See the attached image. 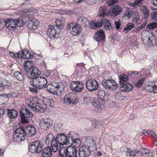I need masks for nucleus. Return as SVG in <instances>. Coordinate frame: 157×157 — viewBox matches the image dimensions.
<instances>
[{
  "label": "nucleus",
  "instance_id": "f257e3e1",
  "mask_svg": "<svg viewBox=\"0 0 157 157\" xmlns=\"http://www.w3.org/2000/svg\"><path fill=\"white\" fill-rule=\"evenodd\" d=\"M67 141L64 133L58 134L56 137L53 134L49 133L46 136L45 142L47 145L51 144L52 150L56 152L58 149L66 147Z\"/></svg>",
  "mask_w": 157,
  "mask_h": 157
},
{
  "label": "nucleus",
  "instance_id": "f03ea898",
  "mask_svg": "<svg viewBox=\"0 0 157 157\" xmlns=\"http://www.w3.org/2000/svg\"><path fill=\"white\" fill-rule=\"evenodd\" d=\"M40 72L38 70L28 78H30L29 81L30 85L39 89L45 88L47 83V79L44 77L40 76Z\"/></svg>",
  "mask_w": 157,
  "mask_h": 157
},
{
  "label": "nucleus",
  "instance_id": "7ed1b4c3",
  "mask_svg": "<svg viewBox=\"0 0 157 157\" xmlns=\"http://www.w3.org/2000/svg\"><path fill=\"white\" fill-rule=\"evenodd\" d=\"M97 95L98 98L94 99L92 101V104L94 107L101 110L104 107V101L108 100L109 95L104 90H101L98 91Z\"/></svg>",
  "mask_w": 157,
  "mask_h": 157
},
{
  "label": "nucleus",
  "instance_id": "20e7f679",
  "mask_svg": "<svg viewBox=\"0 0 157 157\" xmlns=\"http://www.w3.org/2000/svg\"><path fill=\"white\" fill-rule=\"evenodd\" d=\"M5 23L9 29L13 30L16 27H21L24 25L23 21L18 19H8L5 21Z\"/></svg>",
  "mask_w": 157,
  "mask_h": 157
},
{
  "label": "nucleus",
  "instance_id": "39448f33",
  "mask_svg": "<svg viewBox=\"0 0 157 157\" xmlns=\"http://www.w3.org/2000/svg\"><path fill=\"white\" fill-rule=\"evenodd\" d=\"M39 100L35 98L32 100L29 99H26L25 102L33 110L36 112H42L45 110V107L41 108L40 104L39 103Z\"/></svg>",
  "mask_w": 157,
  "mask_h": 157
},
{
  "label": "nucleus",
  "instance_id": "423d86ee",
  "mask_svg": "<svg viewBox=\"0 0 157 157\" xmlns=\"http://www.w3.org/2000/svg\"><path fill=\"white\" fill-rule=\"evenodd\" d=\"M24 65L25 75L28 78L39 70L37 68H35L34 66L33 65V62L31 60H29L25 62Z\"/></svg>",
  "mask_w": 157,
  "mask_h": 157
},
{
  "label": "nucleus",
  "instance_id": "0eeeda50",
  "mask_svg": "<svg viewBox=\"0 0 157 157\" xmlns=\"http://www.w3.org/2000/svg\"><path fill=\"white\" fill-rule=\"evenodd\" d=\"M59 149V155L57 157H77V150L75 147L69 146L64 150L63 154L61 153V149Z\"/></svg>",
  "mask_w": 157,
  "mask_h": 157
},
{
  "label": "nucleus",
  "instance_id": "6e6552de",
  "mask_svg": "<svg viewBox=\"0 0 157 157\" xmlns=\"http://www.w3.org/2000/svg\"><path fill=\"white\" fill-rule=\"evenodd\" d=\"M43 147L40 141L31 142L29 146V151L32 153H39L42 152Z\"/></svg>",
  "mask_w": 157,
  "mask_h": 157
},
{
  "label": "nucleus",
  "instance_id": "1a4fd4ad",
  "mask_svg": "<svg viewBox=\"0 0 157 157\" xmlns=\"http://www.w3.org/2000/svg\"><path fill=\"white\" fill-rule=\"evenodd\" d=\"M13 136V140L14 141L19 142L25 140V136H26L25 128L21 127L16 129L14 131Z\"/></svg>",
  "mask_w": 157,
  "mask_h": 157
},
{
  "label": "nucleus",
  "instance_id": "9d476101",
  "mask_svg": "<svg viewBox=\"0 0 157 157\" xmlns=\"http://www.w3.org/2000/svg\"><path fill=\"white\" fill-rule=\"evenodd\" d=\"M78 101V98L74 93H70L64 97L63 102L67 105L75 104Z\"/></svg>",
  "mask_w": 157,
  "mask_h": 157
},
{
  "label": "nucleus",
  "instance_id": "9b49d317",
  "mask_svg": "<svg viewBox=\"0 0 157 157\" xmlns=\"http://www.w3.org/2000/svg\"><path fill=\"white\" fill-rule=\"evenodd\" d=\"M67 31L74 36L78 35L81 33V29L80 25L74 23L68 24L67 27Z\"/></svg>",
  "mask_w": 157,
  "mask_h": 157
},
{
  "label": "nucleus",
  "instance_id": "f8f14e48",
  "mask_svg": "<svg viewBox=\"0 0 157 157\" xmlns=\"http://www.w3.org/2000/svg\"><path fill=\"white\" fill-rule=\"evenodd\" d=\"M70 87L74 92H80L84 87V85L82 82L74 81L70 84Z\"/></svg>",
  "mask_w": 157,
  "mask_h": 157
},
{
  "label": "nucleus",
  "instance_id": "ddd939ff",
  "mask_svg": "<svg viewBox=\"0 0 157 157\" xmlns=\"http://www.w3.org/2000/svg\"><path fill=\"white\" fill-rule=\"evenodd\" d=\"M20 115L23 123H26L28 122V120L26 118H29L33 116L32 113L25 107H23L20 111Z\"/></svg>",
  "mask_w": 157,
  "mask_h": 157
},
{
  "label": "nucleus",
  "instance_id": "4468645a",
  "mask_svg": "<svg viewBox=\"0 0 157 157\" xmlns=\"http://www.w3.org/2000/svg\"><path fill=\"white\" fill-rule=\"evenodd\" d=\"M93 151L90 146L85 145H82L79 148V155L80 157H87L89 155L90 152Z\"/></svg>",
  "mask_w": 157,
  "mask_h": 157
},
{
  "label": "nucleus",
  "instance_id": "2eb2a0df",
  "mask_svg": "<svg viewBox=\"0 0 157 157\" xmlns=\"http://www.w3.org/2000/svg\"><path fill=\"white\" fill-rule=\"evenodd\" d=\"M59 30L56 26L49 25L48 27L47 34L51 38H55L59 36Z\"/></svg>",
  "mask_w": 157,
  "mask_h": 157
},
{
  "label": "nucleus",
  "instance_id": "dca6fc26",
  "mask_svg": "<svg viewBox=\"0 0 157 157\" xmlns=\"http://www.w3.org/2000/svg\"><path fill=\"white\" fill-rule=\"evenodd\" d=\"M86 86L87 89L90 92L98 90L99 87L98 82L94 79H90L87 81Z\"/></svg>",
  "mask_w": 157,
  "mask_h": 157
},
{
  "label": "nucleus",
  "instance_id": "f3484780",
  "mask_svg": "<svg viewBox=\"0 0 157 157\" xmlns=\"http://www.w3.org/2000/svg\"><path fill=\"white\" fill-rule=\"evenodd\" d=\"M122 11V8L119 5H113L108 11V14L115 17L119 14Z\"/></svg>",
  "mask_w": 157,
  "mask_h": 157
},
{
  "label": "nucleus",
  "instance_id": "a211bd4d",
  "mask_svg": "<svg viewBox=\"0 0 157 157\" xmlns=\"http://www.w3.org/2000/svg\"><path fill=\"white\" fill-rule=\"evenodd\" d=\"M46 87L48 92L56 94H57L58 89L60 88V86L58 83L53 82L48 84Z\"/></svg>",
  "mask_w": 157,
  "mask_h": 157
},
{
  "label": "nucleus",
  "instance_id": "6ab92c4d",
  "mask_svg": "<svg viewBox=\"0 0 157 157\" xmlns=\"http://www.w3.org/2000/svg\"><path fill=\"white\" fill-rule=\"evenodd\" d=\"M50 121L48 119L43 118L40 120L39 125L40 128L42 129L45 130H48L51 126Z\"/></svg>",
  "mask_w": 157,
  "mask_h": 157
},
{
  "label": "nucleus",
  "instance_id": "aec40b11",
  "mask_svg": "<svg viewBox=\"0 0 157 157\" xmlns=\"http://www.w3.org/2000/svg\"><path fill=\"white\" fill-rule=\"evenodd\" d=\"M105 36L104 32L102 30H100L94 35V39L97 41L101 42L105 39Z\"/></svg>",
  "mask_w": 157,
  "mask_h": 157
},
{
  "label": "nucleus",
  "instance_id": "412c9836",
  "mask_svg": "<svg viewBox=\"0 0 157 157\" xmlns=\"http://www.w3.org/2000/svg\"><path fill=\"white\" fill-rule=\"evenodd\" d=\"M101 26L102 25L104 26V29L106 31H111L113 30V27L109 20L103 17L101 19Z\"/></svg>",
  "mask_w": 157,
  "mask_h": 157
},
{
  "label": "nucleus",
  "instance_id": "4be33fe9",
  "mask_svg": "<svg viewBox=\"0 0 157 157\" xmlns=\"http://www.w3.org/2000/svg\"><path fill=\"white\" fill-rule=\"evenodd\" d=\"M26 136L28 137L34 136L36 133V129L33 125L26 126L25 128Z\"/></svg>",
  "mask_w": 157,
  "mask_h": 157
},
{
  "label": "nucleus",
  "instance_id": "5701e85b",
  "mask_svg": "<svg viewBox=\"0 0 157 157\" xmlns=\"http://www.w3.org/2000/svg\"><path fill=\"white\" fill-rule=\"evenodd\" d=\"M39 24V22L37 20L33 19L28 21L27 26L31 30L35 29L37 28Z\"/></svg>",
  "mask_w": 157,
  "mask_h": 157
},
{
  "label": "nucleus",
  "instance_id": "b1692460",
  "mask_svg": "<svg viewBox=\"0 0 157 157\" xmlns=\"http://www.w3.org/2000/svg\"><path fill=\"white\" fill-rule=\"evenodd\" d=\"M145 86L146 90L147 91L151 93L157 92V87L155 86V82H149L145 84Z\"/></svg>",
  "mask_w": 157,
  "mask_h": 157
},
{
  "label": "nucleus",
  "instance_id": "393cba45",
  "mask_svg": "<svg viewBox=\"0 0 157 157\" xmlns=\"http://www.w3.org/2000/svg\"><path fill=\"white\" fill-rule=\"evenodd\" d=\"M41 157H51L52 150L50 147L48 146L43 148Z\"/></svg>",
  "mask_w": 157,
  "mask_h": 157
},
{
  "label": "nucleus",
  "instance_id": "a878e982",
  "mask_svg": "<svg viewBox=\"0 0 157 157\" xmlns=\"http://www.w3.org/2000/svg\"><path fill=\"white\" fill-rule=\"evenodd\" d=\"M107 9L106 5L101 6L99 8L98 15L99 17H103L107 15Z\"/></svg>",
  "mask_w": 157,
  "mask_h": 157
},
{
  "label": "nucleus",
  "instance_id": "bb28decb",
  "mask_svg": "<svg viewBox=\"0 0 157 157\" xmlns=\"http://www.w3.org/2000/svg\"><path fill=\"white\" fill-rule=\"evenodd\" d=\"M43 103L44 104V105L42 107H41V108L45 107L46 108L45 110H44V111L46 109L47 106L53 107L54 104V101L52 99H50L45 98L43 100Z\"/></svg>",
  "mask_w": 157,
  "mask_h": 157
},
{
  "label": "nucleus",
  "instance_id": "cd10ccee",
  "mask_svg": "<svg viewBox=\"0 0 157 157\" xmlns=\"http://www.w3.org/2000/svg\"><path fill=\"white\" fill-rule=\"evenodd\" d=\"M65 19L63 17H61L57 19L55 21L56 26L58 29H61L64 26Z\"/></svg>",
  "mask_w": 157,
  "mask_h": 157
},
{
  "label": "nucleus",
  "instance_id": "c85d7f7f",
  "mask_svg": "<svg viewBox=\"0 0 157 157\" xmlns=\"http://www.w3.org/2000/svg\"><path fill=\"white\" fill-rule=\"evenodd\" d=\"M89 26L90 29H96L101 27V20L97 22L91 21L89 24Z\"/></svg>",
  "mask_w": 157,
  "mask_h": 157
},
{
  "label": "nucleus",
  "instance_id": "c756f323",
  "mask_svg": "<svg viewBox=\"0 0 157 157\" xmlns=\"http://www.w3.org/2000/svg\"><path fill=\"white\" fill-rule=\"evenodd\" d=\"M109 90H115L118 87V84L113 80L109 79Z\"/></svg>",
  "mask_w": 157,
  "mask_h": 157
},
{
  "label": "nucleus",
  "instance_id": "7c9ffc66",
  "mask_svg": "<svg viewBox=\"0 0 157 157\" xmlns=\"http://www.w3.org/2000/svg\"><path fill=\"white\" fill-rule=\"evenodd\" d=\"M8 115L11 118L13 119L17 117V112L13 109H8Z\"/></svg>",
  "mask_w": 157,
  "mask_h": 157
},
{
  "label": "nucleus",
  "instance_id": "2f4dec72",
  "mask_svg": "<svg viewBox=\"0 0 157 157\" xmlns=\"http://www.w3.org/2000/svg\"><path fill=\"white\" fill-rule=\"evenodd\" d=\"M140 10L143 14L144 18H147L149 16V12L147 7L144 6H142L140 7Z\"/></svg>",
  "mask_w": 157,
  "mask_h": 157
},
{
  "label": "nucleus",
  "instance_id": "473e14b6",
  "mask_svg": "<svg viewBox=\"0 0 157 157\" xmlns=\"http://www.w3.org/2000/svg\"><path fill=\"white\" fill-rule=\"evenodd\" d=\"M137 150H132L130 149H128L126 152V155L128 157H133L136 154V153L139 152Z\"/></svg>",
  "mask_w": 157,
  "mask_h": 157
},
{
  "label": "nucleus",
  "instance_id": "72a5a7b5",
  "mask_svg": "<svg viewBox=\"0 0 157 157\" xmlns=\"http://www.w3.org/2000/svg\"><path fill=\"white\" fill-rule=\"evenodd\" d=\"M122 91L124 92H128L132 89L133 86L130 84H122Z\"/></svg>",
  "mask_w": 157,
  "mask_h": 157
},
{
  "label": "nucleus",
  "instance_id": "f704fd0d",
  "mask_svg": "<svg viewBox=\"0 0 157 157\" xmlns=\"http://www.w3.org/2000/svg\"><path fill=\"white\" fill-rule=\"evenodd\" d=\"M86 140L87 142L90 141V143L91 142H92L93 145L92 147L93 148V149H92L93 150V151L97 149L96 140H95L94 139H93V138L90 136L87 137L86 139Z\"/></svg>",
  "mask_w": 157,
  "mask_h": 157
},
{
  "label": "nucleus",
  "instance_id": "c9c22d12",
  "mask_svg": "<svg viewBox=\"0 0 157 157\" xmlns=\"http://www.w3.org/2000/svg\"><path fill=\"white\" fill-rule=\"evenodd\" d=\"M128 76L124 74L120 75L119 76V80L121 84L122 85L124 84L125 82L128 81Z\"/></svg>",
  "mask_w": 157,
  "mask_h": 157
},
{
  "label": "nucleus",
  "instance_id": "e433bc0d",
  "mask_svg": "<svg viewBox=\"0 0 157 157\" xmlns=\"http://www.w3.org/2000/svg\"><path fill=\"white\" fill-rule=\"evenodd\" d=\"M133 13V12L130 9H128L127 10H126L123 16V17L125 19H128L132 16Z\"/></svg>",
  "mask_w": 157,
  "mask_h": 157
},
{
  "label": "nucleus",
  "instance_id": "4c0bfd02",
  "mask_svg": "<svg viewBox=\"0 0 157 157\" xmlns=\"http://www.w3.org/2000/svg\"><path fill=\"white\" fill-rule=\"evenodd\" d=\"M140 152H141L140 155H146L147 154H149V155L147 156H153L152 153L151 152H150L149 150L147 149L142 148L140 149Z\"/></svg>",
  "mask_w": 157,
  "mask_h": 157
},
{
  "label": "nucleus",
  "instance_id": "58836bf2",
  "mask_svg": "<svg viewBox=\"0 0 157 157\" xmlns=\"http://www.w3.org/2000/svg\"><path fill=\"white\" fill-rule=\"evenodd\" d=\"M75 135V132H74L71 131L69 132L68 135V137L67 138V136L65 135L64 134V136L67 138V144L66 145V147L68 144H70V140L72 141V140H74V139L73 137V136Z\"/></svg>",
  "mask_w": 157,
  "mask_h": 157
},
{
  "label": "nucleus",
  "instance_id": "ea45409f",
  "mask_svg": "<svg viewBox=\"0 0 157 157\" xmlns=\"http://www.w3.org/2000/svg\"><path fill=\"white\" fill-rule=\"evenodd\" d=\"M71 141L72 145L75 147H78L81 145V141L80 139H74Z\"/></svg>",
  "mask_w": 157,
  "mask_h": 157
},
{
  "label": "nucleus",
  "instance_id": "a19ab883",
  "mask_svg": "<svg viewBox=\"0 0 157 157\" xmlns=\"http://www.w3.org/2000/svg\"><path fill=\"white\" fill-rule=\"evenodd\" d=\"M134 26V25L133 23H128L127 26L124 28V31H125V33H126L133 28Z\"/></svg>",
  "mask_w": 157,
  "mask_h": 157
},
{
  "label": "nucleus",
  "instance_id": "79ce46f5",
  "mask_svg": "<svg viewBox=\"0 0 157 157\" xmlns=\"http://www.w3.org/2000/svg\"><path fill=\"white\" fill-rule=\"evenodd\" d=\"M133 18L132 21L133 22L138 24L140 23L141 21L140 18V15L138 13L135 14Z\"/></svg>",
  "mask_w": 157,
  "mask_h": 157
},
{
  "label": "nucleus",
  "instance_id": "37998d69",
  "mask_svg": "<svg viewBox=\"0 0 157 157\" xmlns=\"http://www.w3.org/2000/svg\"><path fill=\"white\" fill-rule=\"evenodd\" d=\"M109 79L105 80L101 82L102 85L107 90H109Z\"/></svg>",
  "mask_w": 157,
  "mask_h": 157
},
{
  "label": "nucleus",
  "instance_id": "c03bdc74",
  "mask_svg": "<svg viewBox=\"0 0 157 157\" xmlns=\"http://www.w3.org/2000/svg\"><path fill=\"white\" fill-rule=\"evenodd\" d=\"M82 75V73L80 71H75L74 72L73 76L75 78H80Z\"/></svg>",
  "mask_w": 157,
  "mask_h": 157
},
{
  "label": "nucleus",
  "instance_id": "a18cd8bd",
  "mask_svg": "<svg viewBox=\"0 0 157 157\" xmlns=\"http://www.w3.org/2000/svg\"><path fill=\"white\" fill-rule=\"evenodd\" d=\"M115 97L117 99L120 101L124 100L125 98L121 92H117L115 94Z\"/></svg>",
  "mask_w": 157,
  "mask_h": 157
},
{
  "label": "nucleus",
  "instance_id": "49530a36",
  "mask_svg": "<svg viewBox=\"0 0 157 157\" xmlns=\"http://www.w3.org/2000/svg\"><path fill=\"white\" fill-rule=\"evenodd\" d=\"M29 51L26 50L24 51L23 58L25 59L31 58L33 57V55L31 54Z\"/></svg>",
  "mask_w": 157,
  "mask_h": 157
},
{
  "label": "nucleus",
  "instance_id": "de8ad7c7",
  "mask_svg": "<svg viewBox=\"0 0 157 157\" xmlns=\"http://www.w3.org/2000/svg\"><path fill=\"white\" fill-rule=\"evenodd\" d=\"M14 75L16 78L19 81H22L23 80V77L21 72H16L14 73Z\"/></svg>",
  "mask_w": 157,
  "mask_h": 157
},
{
  "label": "nucleus",
  "instance_id": "09e8293b",
  "mask_svg": "<svg viewBox=\"0 0 157 157\" xmlns=\"http://www.w3.org/2000/svg\"><path fill=\"white\" fill-rule=\"evenodd\" d=\"M87 21V20L86 19L82 17H79L77 20L78 23L81 25H83L85 24Z\"/></svg>",
  "mask_w": 157,
  "mask_h": 157
},
{
  "label": "nucleus",
  "instance_id": "8fccbe9b",
  "mask_svg": "<svg viewBox=\"0 0 157 157\" xmlns=\"http://www.w3.org/2000/svg\"><path fill=\"white\" fill-rule=\"evenodd\" d=\"M157 27V22H152L148 25L147 26V29L151 30Z\"/></svg>",
  "mask_w": 157,
  "mask_h": 157
},
{
  "label": "nucleus",
  "instance_id": "3c124183",
  "mask_svg": "<svg viewBox=\"0 0 157 157\" xmlns=\"http://www.w3.org/2000/svg\"><path fill=\"white\" fill-rule=\"evenodd\" d=\"M144 79L143 78L139 79L138 81L136 82L135 83V86L137 87H140L144 84Z\"/></svg>",
  "mask_w": 157,
  "mask_h": 157
},
{
  "label": "nucleus",
  "instance_id": "603ef678",
  "mask_svg": "<svg viewBox=\"0 0 157 157\" xmlns=\"http://www.w3.org/2000/svg\"><path fill=\"white\" fill-rule=\"evenodd\" d=\"M151 19L154 21H157V11H153L151 14Z\"/></svg>",
  "mask_w": 157,
  "mask_h": 157
},
{
  "label": "nucleus",
  "instance_id": "864d4df0",
  "mask_svg": "<svg viewBox=\"0 0 157 157\" xmlns=\"http://www.w3.org/2000/svg\"><path fill=\"white\" fill-rule=\"evenodd\" d=\"M106 3L108 6H110L117 2V0H106Z\"/></svg>",
  "mask_w": 157,
  "mask_h": 157
},
{
  "label": "nucleus",
  "instance_id": "5fc2aeb1",
  "mask_svg": "<svg viewBox=\"0 0 157 157\" xmlns=\"http://www.w3.org/2000/svg\"><path fill=\"white\" fill-rule=\"evenodd\" d=\"M94 100H92L90 97H86L84 99V102L85 104H87L89 103H92Z\"/></svg>",
  "mask_w": 157,
  "mask_h": 157
},
{
  "label": "nucleus",
  "instance_id": "6e6d98bb",
  "mask_svg": "<svg viewBox=\"0 0 157 157\" xmlns=\"http://www.w3.org/2000/svg\"><path fill=\"white\" fill-rule=\"evenodd\" d=\"M24 54V51H20L16 53V58L18 57L19 58H23Z\"/></svg>",
  "mask_w": 157,
  "mask_h": 157
},
{
  "label": "nucleus",
  "instance_id": "4d7b16f0",
  "mask_svg": "<svg viewBox=\"0 0 157 157\" xmlns=\"http://www.w3.org/2000/svg\"><path fill=\"white\" fill-rule=\"evenodd\" d=\"M114 24L115 25V27L117 29H118L120 28V26L121 25V22L120 20L118 21H115Z\"/></svg>",
  "mask_w": 157,
  "mask_h": 157
},
{
  "label": "nucleus",
  "instance_id": "13d9d810",
  "mask_svg": "<svg viewBox=\"0 0 157 157\" xmlns=\"http://www.w3.org/2000/svg\"><path fill=\"white\" fill-rule=\"evenodd\" d=\"M29 90L31 92H33L34 93H38V91L37 90V89H39L38 88H37L36 87H29Z\"/></svg>",
  "mask_w": 157,
  "mask_h": 157
},
{
  "label": "nucleus",
  "instance_id": "bf43d9fd",
  "mask_svg": "<svg viewBox=\"0 0 157 157\" xmlns=\"http://www.w3.org/2000/svg\"><path fill=\"white\" fill-rule=\"evenodd\" d=\"M138 72H134V71H131L130 72H128V76L129 77H132L133 78H134V76L135 75H138Z\"/></svg>",
  "mask_w": 157,
  "mask_h": 157
},
{
  "label": "nucleus",
  "instance_id": "052dcab7",
  "mask_svg": "<svg viewBox=\"0 0 157 157\" xmlns=\"http://www.w3.org/2000/svg\"><path fill=\"white\" fill-rule=\"evenodd\" d=\"M147 133L151 134V135L153 137L156 136L155 132L153 131H151L149 130H148L147 131Z\"/></svg>",
  "mask_w": 157,
  "mask_h": 157
},
{
  "label": "nucleus",
  "instance_id": "680f3d73",
  "mask_svg": "<svg viewBox=\"0 0 157 157\" xmlns=\"http://www.w3.org/2000/svg\"><path fill=\"white\" fill-rule=\"evenodd\" d=\"M15 94L13 93H10L6 94V96L8 98H11L15 96Z\"/></svg>",
  "mask_w": 157,
  "mask_h": 157
},
{
  "label": "nucleus",
  "instance_id": "e2e57ef3",
  "mask_svg": "<svg viewBox=\"0 0 157 157\" xmlns=\"http://www.w3.org/2000/svg\"><path fill=\"white\" fill-rule=\"evenodd\" d=\"M100 124V122L98 121H95L94 123L93 124L95 128H98V126H99V124Z\"/></svg>",
  "mask_w": 157,
  "mask_h": 157
},
{
  "label": "nucleus",
  "instance_id": "0e129e2a",
  "mask_svg": "<svg viewBox=\"0 0 157 157\" xmlns=\"http://www.w3.org/2000/svg\"><path fill=\"white\" fill-rule=\"evenodd\" d=\"M128 149L126 147L123 146V147H121L120 148V151L121 152H124L125 151H126V152H127V150Z\"/></svg>",
  "mask_w": 157,
  "mask_h": 157
},
{
  "label": "nucleus",
  "instance_id": "69168bd1",
  "mask_svg": "<svg viewBox=\"0 0 157 157\" xmlns=\"http://www.w3.org/2000/svg\"><path fill=\"white\" fill-rule=\"evenodd\" d=\"M9 55L11 57L13 58H16V53L10 52H9Z\"/></svg>",
  "mask_w": 157,
  "mask_h": 157
},
{
  "label": "nucleus",
  "instance_id": "338daca9",
  "mask_svg": "<svg viewBox=\"0 0 157 157\" xmlns=\"http://www.w3.org/2000/svg\"><path fill=\"white\" fill-rule=\"evenodd\" d=\"M40 65L44 68H46L47 66L45 63L44 62H42L40 63Z\"/></svg>",
  "mask_w": 157,
  "mask_h": 157
},
{
  "label": "nucleus",
  "instance_id": "774afa93",
  "mask_svg": "<svg viewBox=\"0 0 157 157\" xmlns=\"http://www.w3.org/2000/svg\"><path fill=\"white\" fill-rule=\"evenodd\" d=\"M4 113V110L0 108V118L1 117Z\"/></svg>",
  "mask_w": 157,
  "mask_h": 157
}]
</instances>
